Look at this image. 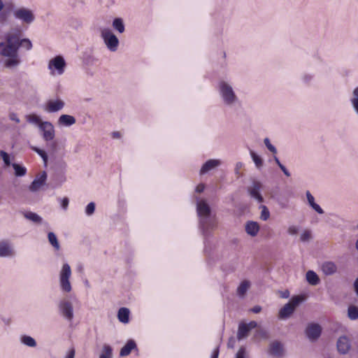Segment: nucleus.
Here are the masks:
<instances>
[{
	"mask_svg": "<svg viewBox=\"0 0 358 358\" xmlns=\"http://www.w3.org/2000/svg\"><path fill=\"white\" fill-rule=\"evenodd\" d=\"M204 185L203 184H200L196 187V191L199 193H201L204 190Z\"/></svg>",
	"mask_w": 358,
	"mask_h": 358,
	"instance_id": "nucleus-56",
	"label": "nucleus"
},
{
	"mask_svg": "<svg viewBox=\"0 0 358 358\" xmlns=\"http://www.w3.org/2000/svg\"><path fill=\"white\" fill-rule=\"evenodd\" d=\"M3 8V3L2 0H0V11Z\"/></svg>",
	"mask_w": 358,
	"mask_h": 358,
	"instance_id": "nucleus-61",
	"label": "nucleus"
},
{
	"mask_svg": "<svg viewBox=\"0 0 358 358\" xmlns=\"http://www.w3.org/2000/svg\"><path fill=\"white\" fill-rule=\"evenodd\" d=\"M24 217L26 219L36 224H41L43 222V218L40 215L34 212H26L24 213Z\"/></svg>",
	"mask_w": 358,
	"mask_h": 358,
	"instance_id": "nucleus-27",
	"label": "nucleus"
},
{
	"mask_svg": "<svg viewBox=\"0 0 358 358\" xmlns=\"http://www.w3.org/2000/svg\"><path fill=\"white\" fill-rule=\"evenodd\" d=\"M350 103L353 112L358 116V86L352 90L350 97Z\"/></svg>",
	"mask_w": 358,
	"mask_h": 358,
	"instance_id": "nucleus-19",
	"label": "nucleus"
},
{
	"mask_svg": "<svg viewBox=\"0 0 358 358\" xmlns=\"http://www.w3.org/2000/svg\"><path fill=\"white\" fill-rule=\"evenodd\" d=\"M196 209L200 217V226L203 233H207L215 226V218L210 217V208L206 201L197 202Z\"/></svg>",
	"mask_w": 358,
	"mask_h": 358,
	"instance_id": "nucleus-3",
	"label": "nucleus"
},
{
	"mask_svg": "<svg viewBox=\"0 0 358 358\" xmlns=\"http://www.w3.org/2000/svg\"><path fill=\"white\" fill-rule=\"evenodd\" d=\"M40 131L42 134L43 140L46 142L52 141L55 136V131L53 124L48 121H44L40 124Z\"/></svg>",
	"mask_w": 358,
	"mask_h": 358,
	"instance_id": "nucleus-11",
	"label": "nucleus"
},
{
	"mask_svg": "<svg viewBox=\"0 0 358 358\" xmlns=\"http://www.w3.org/2000/svg\"><path fill=\"white\" fill-rule=\"evenodd\" d=\"M336 348L340 354H347L351 348L350 338L345 335L340 336L336 342Z\"/></svg>",
	"mask_w": 358,
	"mask_h": 358,
	"instance_id": "nucleus-15",
	"label": "nucleus"
},
{
	"mask_svg": "<svg viewBox=\"0 0 358 358\" xmlns=\"http://www.w3.org/2000/svg\"><path fill=\"white\" fill-rule=\"evenodd\" d=\"M355 247H356V249L358 250V239L356 241Z\"/></svg>",
	"mask_w": 358,
	"mask_h": 358,
	"instance_id": "nucleus-62",
	"label": "nucleus"
},
{
	"mask_svg": "<svg viewBox=\"0 0 358 358\" xmlns=\"http://www.w3.org/2000/svg\"><path fill=\"white\" fill-rule=\"evenodd\" d=\"M113 350L108 345H104L102 349V353L100 355L99 358H112Z\"/></svg>",
	"mask_w": 358,
	"mask_h": 358,
	"instance_id": "nucleus-37",
	"label": "nucleus"
},
{
	"mask_svg": "<svg viewBox=\"0 0 358 358\" xmlns=\"http://www.w3.org/2000/svg\"><path fill=\"white\" fill-rule=\"evenodd\" d=\"M9 117L11 120L16 122L17 123H19L20 122V119L18 118L17 115L12 113L10 114Z\"/></svg>",
	"mask_w": 358,
	"mask_h": 358,
	"instance_id": "nucleus-53",
	"label": "nucleus"
},
{
	"mask_svg": "<svg viewBox=\"0 0 358 358\" xmlns=\"http://www.w3.org/2000/svg\"><path fill=\"white\" fill-rule=\"evenodd\" d=\"M299 232V227L292 224L289 225L287 228V233L290 236L296 235Z\"/></svg>",
	"mask_w": 358,
	"mask_h": 358,
	"instance_id": "nucleus-45",
	"label": "nucleus"
},
{
	"mask_svg": "<svg viewBox=\"0 0 358 358\" xmlns=\"http://www.w3.org/2000/svg\"><path fill=\"white\" fill-rule=\"evenodd\" d=\"M217 90L222 102L225 106L232 108L239 103V98L230 82L220 80L217 84Z\"/></svg>",
	"mask_w": 358,
	"mask_h": 358,
	"instance_id": "nucleus-2",
	"label": "nucleus"
},
{
	"mask_svg": "<svg viewBox=\"0 0 358 358\" xmlns=\"http://www.w3.org/2000/svg\"><path fill=\"white\" fill-rule=\"evenodd\" d=\"M262 310V308L261 306H254L252 309H251V311L254 313H260V311Z\"/></svg>",
	"mask_w": 358,
	"mask_h": 358,
	"instance_id": "nucleus-55",
	"label": "nucleus"
},
{
	"mask_svg": "<svg viewBox=\"0 0 358 358\" xmlns=\"http://www.w3.org/2000/svg\"><path fill=\"white\" fill-rule=\"evenodd\" d=\"M262 188V184L259 181L254 180L252 185L248 187V192L250 196L256 199L259 203H262L264 199L260 193Z\"/></svg>",
	"mask_w": 358,
	"mask_h": 358,
	"instance_id": "nucleus-14",
	"label": "nucleus"
},
{
	"mask_svg": "<svg viewBox=\"0 0 358 358\" xmlns=\"http://www.w3.org/2000/svg\"><path fill=\"white\" fill-rule=\"evenodd\" d=\"M59 310L61 315L68 321L73 318V307L72 303L68 299H63L59 303Z\"/></svg>",
	"mask_w": 358,
	"mask_h": 358,
	"instance_id": "nucleus-10",
	"label": "nucleus"
},
{
	"mask_svg": "<svg viewBox=\"0 0 358 358\" xmlns=\"http://www.w3.org/2000/svg\"><path fill=\"white\" fill-rule=\"evenodd\" d=\"M46 180V172L41 171L29 185V191L31 192H36L39 191L45 185Z\"/></svg>",
	"mask_w": 358,
	"mask_h": 358,
	"instance_id": "nucleus-13",
	"label": "nucleus"
},
{
	"mask_svg": "<svg viewBox=\"0 0 358 358\" xmlns=\"http://www.w3.org/2000/svg\"><path fill=\"white\" fill-rule=\"evenodd\" d=\"M306 278L308 282L311 285H317L320 282V278L317 274L313 271H308L306 274Z\"/></svg>",
	"mask_w": 358,
	"mask_h": 358,
	"instance_id": "nucleus-26",
	"label": "nucleus"
},
{
	"mask_svg": "<svg viewBox=\"0 0 358 358\" xmlns=\"http://www.w3.org/2000/svg\"><path fill=\"white\" fill-rule=\"evenodd\" d=\"M113 27L119 33L122 34L124 31V24L121 18H115L113 22Z\"/></svg>",
	"mask_w": 358,
	"mask_h": 358,
	"instance_id": "nucleus-35",
	"label": "nucleus"
},
{
	"mask_svg": "<svg viewBox=\"0 0 358 358\" xmlns=\"http://www.w3.org/2000/svg\"><path fill=\"white\" fill-rule=\"evenodd\" d=\"M313 239L312 231L310 229H303L300 234V241L303 243L309 242Z\"/></svg>",
	"mask_w": 358,
	"mask_h": 358,
	"instance_id": "nucleus-34",
	"label": "nucleus"
},
{
	"mask_svg": "<svg viewBox=\"0 0 358 358\" xmlns=\"http://www.w3.org/2000/svg\"><path fill=\"white\" fill-rule=\"evenodd\" d=\"M267 353L273 358H283L285 355L283 343L279 341H271L268 345Z\"/></svg>",
	"mask_w": 358,
	"mask_h": 358,
	"instance_id": "nucleus-8",
	"label": "nucleus"
},
{
	"mask_svg": "<svg viewBox=\"0 0 358 358\" xmlns=\"http://www.w3.org/2000/svg\"><path fill=\"white\" fill-rule=\"evenodd\" d=\"M305 297L301 295L294 296L279 311V317L286 319L295 310L296 308L303 301Z\"/></svg>",
	"mask_w": 358,
	"mask_h": 358,
	"instance_id": "nucleus-5",
	"label": "nucleus"
},
{
	"mask_svg": "<svg viewBox=\"0 0 358 358\" xmlns=\"http://www.w3.org/2000/svg\"><path fill=\"white\" fill-rule=\"evenodd\" d=\"M34 150L41 157V158L43 159L45 164H46V162L48 161V155H47L46 152L44 150H41L37 148H34Z\"/></svg>",
	"mask_w": 358,
	"mask_h": 358,
	"instance_id": "nucleus-46",
	"label": "nucleus"
},
{
	"mask_svg": "<svg viewBox=\"0 0 358 358\" xmlns=\"http://www.w3.org/2000/svg\"><path fill=\"white\" fill-rule=\"evenodd\" d=\"M250 330L247 328L245 323H241L238 326L237 338L238 340H242L248 336Z\"/></svg>",
	"mask_w": 358,
	"mask_h": 358,
	"instance_id": "nucleus-29",
	"label": "nucleus"
},
{
	"mask_svg": "<svg viewBox=\"0 0 358 358\" xmlns=\"http://www.w3.org/2000/svg\"><path fill=\"white\" fill-rule=\"evenodd\" d=\"M306 199L309 206L319 214H323L324 210L322 208L315 202L314 196L310 194L309 191L306 192Z\"/></svg>",
	"mask_w": 358,
	"mask_h": 358,
	"instance_id": "nucleus-23",
	"label": "nucleus"
},
{
	"mask_svg": "<svg viewBox=\"0 0 358 358\" xmlns=\"http://www.w3.org/2000/svg\"><path fill=\"white\" fill-rule=\"evenodd\" d=\"M65 103L61 99H50L44 106V110L48 113H56L64 107Z\"/></svg>",
	"mask_w": 358,
	"mask_h": 358,
	"instance_id": "nucleus-16",
	"label": "nucleus"
},
{
	"mask_svg": "<svg viewBox=\"0 0 358 358\" xmlns=\"http://www.w3.org/2000/svg\"><path fill=\"white\" fill-rule=\"evenodd\" d=\"M0 155L6 166L10 165V157L7 152L4 151H1Z\"/></svg>",
	"mask_w": 358,
	"mask_h": 358,
	"instance_id": "nucleus-47",
	"label": "nucleus"
},
{
	"mask_svg": "<svg viewBox=\"0 0 358 358\" xmlns=\"http://www.w3.org/2000/svg\"><path fill=\"white\" fill-rule=\"evenodd\" d=\"M95 207H96V206L94 202L89 203L87 205V206L85 207V214L87 216L92 215L95 211Z\"/></svg>",
	"mask_w": 358,
	"mask_h": 358,
	"instance_id": "nucleus-41",
	"label": "nucleus"
},
{
	"mask_svg": "<svg viewBox=\"0 0 358 358\" xmlns=\"http://www.w3.org/2000/svg\"><path fill=\"white\" fill-rule=\"evenodd\" d=\"M76 350L74 348H71L66 352L64 358H75Z\"/></svg>",
	"mask_w": 358,
	"mask_h": 358,
	"instance_id": "nucleus-48",
	"label": "nucleus"
},
{
	"mask_svg": "<svg viewBox=\"0 0 358 358\" xmlns=\"http://www.w3.org/2000/svg\"><path fill=\"white\" fill-rule=\"evenodd\" d=\"M14 255V252L10 245L6 241L0 242V257H10Z\"/></svg>",
	"mask_w": 358,
	"mask_h": 358,
	"instance_id": "nucleus-18",
	"label": "nucleus"
},
{
	"mask_svg": "<svg viewBox=\"0 0 358 358\" xmlns=\"http://www.w3.org/2000/svg\"><path fill=\"white\" fill-rule=\"evenodd\" d=\"M129 310L127 308H120L117 312L119 321L127 324L129 322Z\"/></svg>",
	"mask_w": 358,
	"mask_h": 358,
	"instance_id": "nucleus-24",
	"label": "nucleus"
},
{
	"mask_svg": "<svg viewBox=\"0 0 358 358\" xmlns=\"http://www.w3.org/2000/svg\"><path fill=\"white\" fill-rule=\"evenodd\" d=\"M301 79L304 84L309 85L313 80V75L306 73L301 76Z\"/></svg>",
	"mask_w": 358,
	"mask_h": 358,
	"instance_id": "nucleus-43",
	"label": "nucleus"
},
{
	"mask_svg": "<svg viewBox=\"0 0 358 358\" xmlns=\"http://www.w3.org/2000/svg\"><path fill=\"white\" fill-rule=\"evenodd\" d=\"M71 273V268L69 264L67 263L64 264L59 273V287L62 292L69 293L72 290L70 282Z\"/></svg>",
	"mask_w": 358,
	"mask_h": 358,
	"instance_id": "nucleus-4",
	"label": "nucleus"
},
{
	"mask_svg": "<svg viewBox=\"0 0 358 358\" xmlns=\"http://www.w3.org/2000/svg\"><path fill=\"white\" fill-rule=\"evenodd\" d=\"M69 201L68 198L65 197V198L62 199V201H61L62 208L64 210H66L68 208V206H69Z\"/></svg>",
	"mask_w": 358,
	"mask_h": 358,
	"instance_id": "nucleus-50",
	"label": "nucleus"
},
{
	"mask_svg": "<svg viewBox=\"0 0 358 358\" xmlns=\"http://www.w3.org/2000/svg\"><path fill=\"white\" fill-rule=\"evenodd\" d=\"M222 164V162L220 159H211L208 161H206L203 166L201 168L200 170V174L203 175L208 171L213 170L214 169H216L217 167L220 166Z\"/></svg>",
	"mask_w": 358,
	"mask_h": 358,
	"instance_id": "nucleus-17",
	"label": "nucleus"
},
{
	"mask_svg": "<svg viewBox=\"0 0 358 358\" xmlns=\"http://www.w3.org/2000/svg\"><path fill=\"white\" fill-rule=\"evenodd\" d=\"M250 287V282L248 280L242 281L237 288V294L241 297H243Z\"/></svg>",
	"mask_w": 358,
	"mask_h": 358,
	"instance_id": "nucleus-30",
	"label": "nucleus"
},
{
	"mask_svg": "<svg viewBox=\"0 0 358 358\" xmlns=\"http://www.w3.org/2000/svg\"><path fill=\"white\" fill-rule=\"evenodd\" d=\"M20 45L23 46L24 48H25L28 50H31V48H32L31 42L28 38L22 39L20 41Z\"/></svg>",
	"mask_w": 358,
	"mask_h": 358,
	"instance_id": "nucleus-44",
	"label": "nucleus"
},
{
	"mask_svg": "<svg viewBox=\"0 0 358 358\" xmlns=\"http://www.w3.org/2000/svg\"><path fill=\"white\" fill-rule=\"evenodd\" d=\"M273 159H274L275 162L278 164V166L280 168V165H282V164L280 163L279 159L276 156H274Z\"/></svg>",
	"mask_w": 358,
	"mask_h": 358,
	"instance_id": "nucleus-59",
	"label": "nucleus"
},
{
	"mask_svg": "<svg viewBox=\"0 0 358 358\" xmlns=\"http://www.w3.org/2000/svg\"><path fill=\"white\" fill-rule=\"evenodd\" d=\"M6 42H0V55L6 57L3 64L8 69H14L21 63L18 54L20 31L10 30L5 34Z\"/></svg>",
	"mask_w": 358,
	"mask_h": 358,
	"instance_id": "nucleus-1",
	"label": "nucleus"
},
{
	"mask_svg": "<svg viewBox=\"0 0 358 358\" xmlns=\"http://www.w3.org/2000/svg\"><path fill=\"white\" fill-rule=\"evenodd\" d=\"M101 36L105 45L111 52H115L117 50L119 40L117 36L109 29H102Z\"/></svg>",
	"mask_w": 358,
	"mask_h": 358,
	"instance_id": "nucleus-7",
	"label": "nucleus"
},
{
	"mask_svg": "<svg viewBox=\"0 0 358 358\" xmlns=\"http://www.w3.org/2000/svg\"><path fill=\"white\" fill-rule=\"evenodd\" d=\"M76 122V118L69 115H62L58 119V124L65 127H70L74 124Z\"/></svg>",
	"mask_w": 358,
	"mask_h": 358,
	"instance_id": "nucleus-22",
	"label": "nucleus"
},
{
	"mask_svg": "<svg viewBox=\"0 0 358 358\" xmlns=\"http://www.w3.org/2000/svg\"><path fill=\"white\" fill-rule=\"evenodd\" d=\"M245 325H246L247 328H248V329L250 331L251 329L257 327V323L255 321H251L248 324L245 323Z\"/></svg>",
	"mask_w": 358,
	"mask_h": 358,
	"instance_id": "nucleus-52",
	"label": "nucleus"
},
{
	"mask_svg": "<svg viewBox=\"0 0 358 358\" xmlns=\"http://www.w3.org/2000/svg\"><path fill=\"white\" fill-rule=\"evenodd\" d=\"M246 233L254 237L256 236L259 231V225L257 222L249 221L245 226Z\"/></svg>",
	"mask_w": 358,
	"mask_h": 358,
	"instance_id": "nucleus-20",
	"label": "nucleus"
},
{
	"mask_svg": "<svg viewBox=\"0 0 358 358\" xmlns=\"http://www.w3.org/2000/svg\"><path fill=\"white\" fill-rule=\"evenodd\" d=\"M279 294H280V296L282 299H287L289 296V292L287 289L284 290V291H280V292H279Z\"/></svg>",
	"mask_w": 358,
	"mask_h": 358,
	"instance_id": "nucleus-51",
	"label": "nucleus"
},
{
	"mask_svg": "<svg viewBox=\"0 0 358 358\" xmlns=\"http://www.w3.org/2000/svg\"><path fill=\"white\" fill-rule=\"evenodd\" d=\"M264 143L265 146L267 148V149L271 152H272L273 155H275L277 153V149L275 148V147L274 145H273L271 143L269 138H265L264 140Z\"/></svg>",
	"mask_w": 358,
	"mask_h": 358,
	"instance_id": "nucleus-42",
	"label": "nucleus"
},
{
	"mask_svg": "<svg viewBox=\"0 0 358 358\" xmlns=\"http://www.w3.org/2000/svg\"><path fill=\"white\" fill-rule=\"evenodd\" d=\"M250 155L257 169H260L263 166V159L253 150H250Z\"/></svg>",
	"mask_w": 358,
	"mask_h": 358,
	"instance_id": "nucleus-32",
	"label": "nucleus"
},
{
	"mask_svg": "<svg viewBox=\"0 0 358 358\" xmlns=\"http://www.w3.org/2000/svg\"><path fill=\"white\" fill-rule=\"evenodd\" d=\"M321 268L326 275H333L337 271V266L334 262L330 261L324 262Z\"/></svg>",
	"mask_w": 358,
	"mask_h": 358,
	"instance_id": "nucleus-21",
	"label": "nucleus"
},
{
	"mask_svg": "<svg viewBox=\"0 0 358 358\" xmlns=\"http://www.w3.org/2000/svg\"><path fill=\"white\" fill-rule=\"evenodd\" d=\"M20 340L22 344L30 348H35L37 345L36 340L30 336L23 335Z\"/></svg>",
	"mask_w": 358,
	"mask_h": 358,
	"instance_id": "nucleus-28",
	"label": "nucleus"
},
{
	"mask_svg": "<svg viewBox=\"0 0 358 358\" xmlns=\"http://www.w3.org/2000/svg\"><path fill=\"white\" fill-rule=\"evenodd\" d=\"M136 343L134 342V341H133V340L128 341L127 343H126V345L122 348L120 352V355L121 357H125V356L129 355L130 354L131 351L132 350H134V348H136Z\"/></svg>",
	"mask_w": 358,
	"mask_h": 358,
	"instance_id": "nucleus-25",
	"label": "nucleus"
},
{
	"mask_svg": "<svg viewBox=\"0 0 358 358\" xmlns=\"http://www.w3.org/2000/svg\"><path fill=\"white\" fill-rule=\"evenodd\" d=\"M12 166H13V168L15 170V175L17 177L23 176L27 173L26 168L24 167V166H20V164L14 163V164H12Z\"/></svg>",
	"mask_w": 358,
	"mask_h": 358,
	"instance_id": "nucleus-36",
	"label": "nucleus"
},
{
	"mask_svg": "<svg viewBox=\"0 0 358 358\" xmlns=\"http://www.w3.org/2000/svg\"><path fill=\"white\" fill-rule=\"evenodd\" d=\"M322 333V327L319 324L317 323H310L307 325L305 334L311 342H314L317 341Z\"/></svg>",
	"mask_w": 358,
	"mask_h": 358,
	"instance_id": "nucleus-12",
	"label": "nucleus"
},
{
	"mask_svg": "<svg viewBox=\"0 0 358 358\" xmlns=\"http://www.w3.org/2000/svg\"><path fill=\"white\" fill-rule=\"evenodd\" d=\"M113 138H118L120 137V134L117 131H115V132H113Z\"/></svg>",
	"mask_w": 358,
	"mask_h": 358,
	"instance_id": "nucleus-60",
	"label": "nucleus"
},
{
	"mask_svg": "<svg viewBox=\"0 0 358 358\" xmlns=\"http://www.w3.org/2000/svg\"><path fill=\"white\" fill-rule=\"evenodd\" d=\"M14 17L26 24H31L35 20L33 11L27 8H19L13 11Z\"/></svg>",
	"mask_w": 358,
	"mask_h": 358,
	"instance_id": "nucleus-9",
	"label": "nucleus"
},
{
	"mask_svg": "<svg viewBox=\"0 0 358 358\" xmlns=\"http://www.w3.org/2000/svg\"><path fill=\"white\" fill-rule=\"evenodd\" d=\"M234 358H249L248 353L245 347H241Z\"/></svg>",
	"mask_w": 358,
	"mask_h": 358,
	"instance_id": "nucleus-40",
	"label": "nucleus"
},
{
	"mask_svg": "<svg viewBox=\"0 0 358 358\" xmlns=\"http://www.w3.org/2000/svg\"><path fill=\"white\" fill-rule=\"evenodd\" d=\"M280 169L282 170V171L284 173V174L289 177L290 176V173L288 171V170L286 169V167L284 165H280Z\"/></svg>",
	"mask_w": 358,
	"mask_h": 358,
	"instance_id": "nucleus-54",
	"label": "nucleus"
},
{
	"mask_svg": "<svg viewBox=\"0 0 358 358\" xmlns=\"http://www.w3.org/2000/svg\"><path fill=\"white\" fill-rule=\"evenodd\" d=\"M27 121L32 124H36L40 127V124H42L44 121H42L41 117L36 114H29L26 115Z\"/></svg>",
	"mask_w": 358,
	"mask_h": 358,
	"instance_id": "nucleus-31",
	"label": "nucleus"
},
{
	"mask_svg": "<svg viewBox=\"0 0 358 358\" xmlns=\"http://www.w3.org/2000/svg\"><path fill=\"white\" fill-rule=\"evenodd\" d=\"M262 209L260 219L266 221L270 217V212L266 206H261Z\"/></svg>",
	"mask_w": 358,
	"mask_h": 358,
	"instance_id": "nucleus-39",
	"label": "nucleus"
},
{
	"mask_svg": "<svg viewBox=\"0 0 358 358\" xmlns=\"http://www.w3.org/2000/svg\"><path fill=\"white\" fill-rule=\"evenodd\" d=\"M218 355H219V350L217 348L216 349H215V350L213 352L212 358H217L218 357Z\"/></svg>",
	"mask_w": 358,
	"mask_h": 358,
	"instance_id": "nucleus-57",
	"label": "nucleus"
},
{
	"mask_svg": "<svg viewBox=\"0 0 358 358\" xmlns=\"http://www.w3.org/2000/svg\"><path fill=\"white\" fill-rule=\"evenodd\" d=\"M354 287H355V292H356L357 295L358 296V278L356 279V280L354 282Z\"/></svg>",
	"mask_w": 358,
	"mask_h": 358,
	"instance_id": "nucleus-58",
	"label": "nucleus"
},
{
	"mask_svg": "<svg viewBox=\"0 0 358 358\" xmlns=\"http://www.w3.org/2000/svg\"><path fill=\"white\" fill-rule=\"evenodd\" d=\"M66 66L64 58L57 55L49 60L48 69L52 76H61L64 73Z\"/></svg>",
	"mask_w": 358,
	"mask_h": 358,
	"instance_id": "nucleus-6",
	"label": "nucleus"
},
{
	"mask_svg": "<svg viewBox=\"0 0 358 358\" xmlns=\"http://www.w3.org/2000/svg\"><path fill=\"white\" fill-rule=\"evenodd\" d=\"M348 316L352 320H357L358 318V308L355 306H349Z\"/></svg>",
	"mask_w": 358,
	"mask_h": 358,
	"instance_id": "nucleus-38",
	"label": "nucleus"
},
{
	"mask_svg": "<svg viewBox=\"0 0 358 358\" xmlns=\"http://www.w3.org/2000/svg\"><path fill=\"white\" fill-rule=\"evenodd\" d=\"M48 238L49 243L51 244V245L56 250H59L60 249V245L58 241V239L53 232H49L48 234Z\"/></svg>",
	"mask_w": 358,
	"mask_h": 358,
	"instance_id": "nucleus-33",
	"label": "nucleus"
},
{
	"mask_svg": "<svg viewBox=\"0 0 358 358\" xmlns=\"http://www.w3.org/2000/svg\"><path fill=\"white\" fill-rule=\"evenodd\" d=\"M243 164L241 162H238L236 164L234 171H235V173L237 176L240 175V170L243 168Z\"/></svg>",
	"mask_w": 358,
	"mask_h": 358,
	"instance_id": "nucleus-49",
	"label": "nucleus"
},
{
	"mask_svg": "<svg viewBox=\"0 0 358 358\" xmlns=\"http://www.w3.org/2000/svg\"><path fill=\"white\" fill-rule=\"evenodd\" d=\"M357 228H358V224H357Z\"/></svg>",
	"mask_w": 358,
	"mask_h": 358,
	"instance_id": "nucleus-63",
	"label": "nucleus"
}]
</instances>
